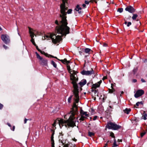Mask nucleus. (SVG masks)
Returning <instances> with one entry per match:
<instances>
[{
    "label": "nucleus",
    "mask_w": 147,
    "mask_h": 147,
    "mask_svg": "<svg viewBox=\"0 0 147 147\" xmlns=\"http://www.w3.org/2000/svg\"><path fill=\"white\" fill-rule=\"evenodd\" d=\"M67 0H62L63 3L61 5L60 11L61 14L60 17L61 19L59 24L57 20L55 21V23L58 25H60L59 26L56 27V31L59 34H60L62 35H66L67 34H69V28L67 26V23L66 19L67 13H71L72 10L69 9L67 10L68 7L65 5V1Z\"/></svg>",
    "instance_id": "obj_1"
},
{
    "label": "nucleus",
    "mask_w": 147,
    "mask_h": 147,
    "mask_svg": "<svg viewBox=\"0 0 147 147\" xmlns=\"http://www.w3.org/2000/svg\"><path fill=\"white\" fill-rule=\"evenodd\" d=\"M67 69L70 74V79L71 81V83L72 84L74 89L73 91V94L76 99H74L76 102L78 103L79 100V90L78 86L77 84V82L78 80V78L76 74V71L73 70L71 71L70 67L69 65H67Z\"/></svg>",
    "instance_id": "obj_2"
},
{
    "label": "nucleus",
    "mask_w": 147,
    "mask_h": 147,
    "mask_svg": "<svg viewBox=\"0 0 147 147\" xmlns=\"http://www.w3.org/2000/svg\"><path fill=\"white\" fill-rule=\"evenodd\" d=\"M74 107L76 109V105L74 104ZM71 115L70 116L68 120L65 121L63 119L58 120L59 125L61 128L62 126H65L66 127H74L76 126L75 123L77 119L75 117V115L77 114L78 112L76 109L73 110L71 111Z\"/></svg>",
    "instance_id": "obj_3"
},
{
    "label": "nucleus",
    "mask_w": 147,
    "mask_h": 147,
    "mask_svg": "<svg viewBox=\"0 0 147 147\" xmlns=\"http://www.w3.org/2000/svg\"><path fill=\"white\" fill-rule=\"evenodd\" d=\"M50 38L52 39V42L55 44L59 43L62 40L61 36H56L55 34L51 33L49 34L42 38L43 40L49 39Z\"/></svg>",
    "instance_id": "obj_4"
},
{
    "label": "nucleus",
    "mask_w": 147,
    "mask_h": 147,
    "mask_svg": "<svg viewBox=\"0 0 147 147\" xmlns=\"http://www.w3.org/2000/svg\"><path fill=\"white\" fill-rule=\"evenodd\" d=\"M106 127L109 129L117 130L119 129L121 127L114 123L110 122L108 123Z\"/></svg>",
    "instance_id": "obj_5"
},
{
    "label": "nucleus",
    "mask_w": 147,
    "mask_h": 147,
    "mask_svg": "<svg viewBox=\"0 0 147 147\" xmlns=\"http://www.w3.org/2000/svg\"><path fill=\"white\" fill-rule=\"evenodd\" d=\"M37 57L40 60V63L41 65L45 66L47 65V60L46 59H43L38 54L37 52H35Z\"/></svg>",
    "instance_id": "obj_6"
},
{
    "label": "nucleus",
    "mask_w": 147,
    "mask_h": 147,
    "mask_svg": "<svg viewBox=\"0 0 147 147\" xmlns=\"http://www.w3.org/2000/svg\"><path fill=\"white\" fill-rule=\"evenodd\" d=\"M29 32L30 34V36L31 38V41L34 45L36 46V44L34 42V39L33 38V37H34V35L36 36V35L34 34V32L35 31V30H33L32 29H31L30 27H29Z\"/></svg>",
    "instance_id": "obj_7"
},
{
    "label": "nucleus",
    "mask_w": 147,
    "mask_h": 147,
    "mask_svg": "<svg viewBox=\"0 0 147 147\" xmlns=\"http://www.w3.org/2000/svg\"><path fill=\"white\" fill-rule=\"evenodd\" d=\"M2 40L5 44L9 43L10 42L9 36L6 34H2L1 36Z\"/></svg>",
    "instance_id": "obj_8"
},
{
    "label": "nucleus",
    "mask_w": 147,
    "mask_h": 147,
    "mask_svg": "<svg viewBox=\"0 0 147 147\" xmlns=\"http://www.w3.org/2000/svg\"><path fill=\"white\" fill-rule=\"evenodd\" d=\"M81 73L83 75L89 76L91 75L92 74H94V72L93 69H91L90 71L83 70L81 72Z\"/></svg>",
    "instance_id": "obj_9"
},
{
    "label": "nucleus",
    "mask_w": 147,
    "mask_h": 147,
    "mask_svg": "<svg viewBox=\"0 0 147 147\" xmlns=\"http://www.w3.org/2000/svg\"><path fill=\"white\" fill-rule=\"evenodd\" d=\"M144 93V91L142 90H138L134 95L136 98H138L142 95Z\"/></svg>",
    "instance_id": "obj_10"
},
{
    "label": "nucleus",
    "mask_w": 147,
    "mask_h": 147,
    "mask_svg": "<svg viewBox=\"0 0 147 147\" xmlns=\"http://www.w3.org/2000/svg\"><path fill=\"white\" fill-rule=\"evenodd\" d=\"M101 82L102 80H101L100 81L98 82L97 83L93 84L92 87V92H94V90H95V89L99 87L100 84L101 83Z\"/></svg>",
    "instance_id": "obj_11"
},
{
    "label": "nucleus",
    "mask_w": 147,
    "mask_h": 147,
    "mask_svg": "<svg viewBox=\"0 0 147 147\" xmlns=\"http://www.w3.org/2000/svg\"><path fill=\"white\" fill-rule=\"evenodd\" d=\"M125 10L131 13H134L135 11V9L131 6L127 7L125 8Z\"/></svg>",
    "instance_id": "obj_12"
},
{
    "label": "nucleus",
    "mask_w": 147,
    "mask_h": 147,
    "mask_svg": "<svg viewBox=\"0 0 147 147\" xmlns=\"http://www.w3.org/2000/svg\"><path fill=\"white\" fill-rule=\"evenodd\" d=\"M80 113L81 115H84L86 117L89 116V114L87 112L84 111L82 110H81Z\"/></svg>",
    "instance_id": "obj_13"
},
{
    "label": "nucleus",
    "mask_w": 147,
    "mask_h": 147,
    "mask_svg": "<svg viewBox=\"0 0 147 147\" xmlns=\"http://www.w3.org/2000/svg\"><path fill=\"white\" fill-rule=\"evenodd\" d=\"M86 83V81L85 79H83L79 83V84L81 86H82L85 85Z\"/></svg>",
    "instance_id": "obj_14"
},
{
    "label": "nucleus",
    "mask_w": 147,
    "mask_h": 147,
    "mask_svg": "<svg viewBox=\"0 0 147 147\" xmlns=\"http://www.w3.org/2000/svg\"><path fill=\"white\" fill-rule=\"evenodd\" d=\"M39 51L41 53H42V54H44L45 55H46L47 57H49V56H51L52 57L54 58H56V59H58L57 58V57L53 56H52V55H48L47 53H45L44 51H42L41 50H40V51Z\"/></svg>",
    "instance_id": "obj_15"
},
{
    "label": "nucleus",
    "mask_w": 147,
    "mask_h": 147,
    "mask_svg": "<svg viewBox=\"0 0 147 147\" xmlns=\"http://www.w3.org/2000/svg\"><path fill=\"white\" fill-rule=\"evenodd\" d=\"M131 111V109L130 108H126L125 110H123V111L124 113L128 114Z\"/></svg>",
    "instance_id": "obj_16"
},
{
    "label": "nucleus",
    "mask_w": 147,
    "mask_h": 147,
    "mask_svg": "<svg viewBox=\"0 0 147 147\" xmlns=\"http://www.w3.org/2000/svg\"><path fill=\"white\" fill-rule=\"evenodd\" d=\"M81 8L80 7V6L78 5L76 6V11H78V13H80L82 12L81 11H80V10L81 9Z\"/></svg>",
    "instance_id": "obj_17"
},
{
    "label": "nucleus",
    "mask_w": 147,
    "mask_h": 147,
    "mask_svg": "<svg viewBox=\"0 0 147 147\" xmlns=\"http://www.w3.org/2000/svg\"><path fill=\"white\" fill-rule=\"evenodd\" d=\"M139 118L135 117L132 119V122L134 123V122H138L139 121Z\"/></svg>",
    "instance_id": "obj_18"
},
{
    "label": "nucleus",
    "mask_w": 147,
    "mask_h": 147,
    "mask_svg": "<svg viewBox=\"0 0 147 147\" xmlns=\"http://www.w3.org/2000/svg\"><path fill=\"white\" fill-rule=\"evenodd\" d=\"M86 117L84 116V115H81V117L79 119V120L80 121H83L86 119Z\"/></svg>",
    "instance_id": "obj_19"
},
{
    "label": "nucleus",
    "mask_w": 147,
    "mask_h": 147,
    "mask_svg": "<svg viewBox=\"0 0 147 147\" xmlns=\"http://www.w3.org/2000/svg\"><path fill=\"white\" fill-rule=\"evenodd\" d=\"M61 61L64 63H67L68 64L69 63V61H67V59H65L63 60H61Z\"/></svg>",
    "instance_id": "obj_20"
},
{
    "label": "nucleus",
    "mask_w": 147,
    "mask_h": 147,
    "mask_svg": "<svg viewBox=\"0 0 147 147\" xmlns=\"http://www.w3.org/2000/svg\"><path fill=\"white\" fill-rule=\"evenodd\" d=\"M147 117V114L144 113L143 114V115L142 116V119H143L144 120H145L146 119V117Z\"/></svg>",
    "instance_id": "obj_21"
},
{
    "label": "nucleus",
    "mask_w": 147,
    "mask_h": 147,
    "mask_svg": "<svg viewBox=\"0 0 147 147\" xmlns=\"http://www.w3.org/2000/svg\"><path fill=\"white\" fill-rule=\"evenodd\" d=\"M51 64L53 65V67L55 68H57V65L56 63L53 61H52L51 62Z\"/></svg>",
    "instance_id": "obj_22"
},
{
    "label": "nucleus",
    "mask_w": 147,
    "mask_h": 147,
    "mask_svg": "<svg viewBox=\"0 0 147 147\" xmlns=\"http://www.w3.org/2000/svg\"><path fill=\"white\" fill-rule=\"evenodd\" d=\"M51 141L52 147H54V140H53V136H52L51 137Z\"/></svg>",
    "instance_id": "obj_23"
},
{
    "label": "nucleus",
    "mask_w": 147,
    "mask_h": 147,
    "mask_svg": "<svg viewBox=\"0 0 147 147\" xmlns=\"http://www.w3.org/2000/svg\"><path fill=\"white\" fill-rule=\"evenodd\" d=\"M91 51V49H90L86 48L85 49L84 52L86 53H88L90 51Z\"/></svg>",
    "instance_id": "obj_24"
},
{
    "label": "nucleus",
    "mask_w": 147,
    "mask_h": 147,
    "mask_svg": "<svg viewBox=\"0 0 147 147\" xmlns=\"http://www.w3.org/2000/svg\"><path fill=\"white\" fill-rule=\"evenodd\" d=\"M138 17V15L137 14H133L132 18L133 20H135Z\"/></svg>",
    "instance_id": "obj_25"
},
{
    "label": "nucleus",
    "mask_w": 147,
    "mask_h": 147,
    "mask_svg": "<svg viewBox=\"0 0 147 147\" xmlns=\"http://www.w3.org/2000/svg\"><path fill=\"white\" fill-rule=\"evenodd\" d=\"M88 135L92 137L94 135V134L93 132L89 131L88 132Z\"/></svg>",
    "instance_id": "obj_26"
},
{
    "label": "nucleus",
    "mask_w": 147,
    "mask_h": 147,
    "mask_svg": "<svg viewBox=\"0 0 147 147\" xmlns=\"http://www.w3.org/2000/svg\"><path fill=\"white\" fill-rule=\"evenodd\" d=\"M72 96H73L72 95H71L68 98V101L69 103H70L71 102V99L72 98Z\"/></svg>",
    "instance_id": "obj_27"
},
{
    "label": "nucleus",
    "mask_w": 147,
    "mask_h": 147,
    "mask_svg": "<svg viewBox=\"0 0 147 147\" xmlns=\"http://www.w3.org/2000/svg\"><path fill=\"white\" fill-rule=\"evenodd\" d=\"M115 91V89L112 88V89H109V92L110 93H112L113 92Z\"/></svg>",
    "instance_id": "obj_28"
},
{
    "label": "nucleus",
    "mask_w": 147,
    "mask_h": 147,
    "mask_svg": "<svg viewBox=\"0 0 147 147\" xmlns=\"http://www.w3.org/2000/svg\"><path fill=\"white\" fill-rule=\"evenodd\" d=\"M123 9L122 8H119L118 9L117 11L120 13H121L123 12Z\"/></svg>",
    "instance_id": "obj_29"
},
{
    "label": "nucleus",
    "mask_w": 147,
    "mask_h": 147,
    "mask_svg": "<svg viewBox=\"0 0 147 147\" xmlns=\"http://www.w3.org/2000/svg\"><path fill=\"white\" fill-rule=\"evenodd\" d=\"M110 136H111L113 138H115L114 134L112 132H110Z\"/></svg>",
    "instance_id": "obj_30"
},
{
    "label": "nucleus",
    "mask_w": 147,
    "mask_h": 147,
    "mask_svg": "<svg viewBox=\"0 0 147 147\" xmlns=\"http://www.w3.org/2000/svg\"><path fill=\"white\" fill-rule=\"evenodd\" d=\"M137 71V68H134L133 70V72L134 74H135Z\"/></svg>",
    "instance_id": "obj_31"
},
{
    "label": "nucleus",
    "mask_w": 147,
    "mask_h": 147,
    "mask_svg": "<svg viewBox=\"0 0 147 147\" xmlns=\"http://www.w3.org/2000/svg\"><path fill=\"white\" fill-rule=\"evenodd\" d=\"M131 24V23L130 22H129L127 23V27H129L130 26Z\"/></svg>",
    "instance_id": "obj_32"
},
{
    "label": "nucleus",
    "mask_w": 147,
    "mask_h": 147,
    "mask_svg": "<svg viewBox=\"0 0 147 147\" xmlns=\"http://www.w3.org/2000/svg\"><path fill=\"white\" fill-rule=\"evenodd\" d=\"M145 134H146L145 132H144L142 133L141 134V137H142Z\"/></svg>",
    "instance_id": "obj_33"
},
{
    "label": "nucleus",
    "mask_w": 147,
    "mask_h": 147,
    "mask_svg": "<svg viewBox=\"0 0 147 147\" xmlns=\"http://www.w3.org/2000/svg\"><path fill=\"white\" fill-rule=\"evenodd\" d=\"M97 117H98V116H94V118H93V120H96L97 119Z\"/></svg>",
    "instance_id": "obj_34"
},
{
    "label": "nucleus",
    "mask_w": 147,
    "mask_h": 147,
    "mask_svg": "<svg viewBox=\"0 0 147 147\" xmlns=\"http://www.w3.org/2000/svg\"><path fill=\"white\" fill-rule=\"evenodd\" d=\"M36 48L39 51H40V50L38 49V46L36 44V46H35Z\"/></svg>",
    "instance_id": "obj_35"
},
{
    "label": "nucleus",
    "mask_w": 147,
    "mask_h": 147,
    "mask_svg": "<svg viewBox=\"0 0 147 147\" xmlns=\"http://www.w3.org/2000/svg\"><path fill=\"white\" fill-rule=\"evenodd\" d=\"M3 107V105L0 103V109H1Z\"/></svg>",
    "instance_id": "obj_36"
},
{
    "label": "nucleus",
    "mask_w": 147,
    "mask_h": 147,
    "mask_svg": "<svg viewBox=\"0 0 147 147\" xmlns=\"http://www.w3.org/2000/svg\"><path fill=\"white\" fill-rule=\"evenodd\" d=\"M113 146L115 147V146H118V145L117 144H116V143H115V142H114Z\"/></svg>",
    "instance_id": "obj_37"
},
{
    "label": "nucleus",
    "mask_w": 147,
    "mask_h": 147,
    "mask_svg": "<svg viewBox=\"0 0 147 147\" xmlns=\"http://www.w3.org/2000/svg\"><path fill=\"white\" fill-rule=\"evenodd\" d=\"M140 104V102H137L136 104V105L138 107L139 106V105Z\"/></svg>",
    "instance_id": "obj_38"
},
{
    "label": "nucleus",
    "mask_w": 147,
    "mask_h": 147,
    "mask_svg": "<svg viewBox=\"0 0 147 147\" xmlns=\"http://www.w3.org/2000/svg\"><path fill=\"white\" fill-rule=\"evenodd\" d=\"M85 4L86 5V4L88 5V4L89 3V2L88 1H85Z\"/></svg>",
    "instance_id": "obj_39"
},
{
    "label": "nucleus",
    "mask_w": 147,
    "mask_h": 147,
    "mask_svg": "<svg viewBox=\"0 0 147 147\" xmlns=\"http://www.w3.org/2000/svg\"><path fill=\"white\" fill-rule=\"evenodd\" d=\"M82 6L84 8H85L86 7V5L85 4H83L82 5Z\"/></svg>",
    "instance_id": "obj_40"
},
{
    "label": "nucleus",
    "mask_w": 147,
    "mask_h": 147,
    "mask_svg": "<svg viewBox=\"0 0 147 147\" xmlns=\"http://www.w3.org/2000/svg\"><path fill=\"white\" fill-rule=\"evenodd\" d=\"M56 121H55L54 123L52 125L53 127H55L56 125Z\"/></svg>",
    "instance_id": "obj_41"
},
{
    "label": "nucleus",
    "mask_w": 147,
    "mask_h": 147,
    "mask_svg": "<svg viewBox=\"0 0 147 147\" xmlns=\"http://www.w3.org/2000/svg\"><path fill=\"white\" fill-rule=\"evenodd\" d=\"M141 81L142 82H146L143 79H141Z\"/></svg>",
    "instance_id": "obj_42"
},
{
    "label": "nucleus",
    "mask_w": 147,
    "mask_h": 147,
    "mask_svg": "<svg viewBox=\"0 0 147 147\" xmlns=\"http://www.w3.org/2000/svg\"><path fill=\"white\" fill-rule=\"evenodd\" d=\"M132 82H133L135 83L137 82V80L135 79H134L133 80Z\"/></svg>",
    "instance_id": "obj_43"
},
{
    "label": "nucleus",
    "mask_w": 147,
    "mask_h": 147,
    "mask_svg": "<svg viewBox=\"0 0 147 147\" xmlns=\"http://www.w3.org/2000/svg\"><path fill=\"white\" fill-rule=\"evenodd\" d=\"M3 47H4V48L5 49H7V47L6 46V45H3Z\"/></svg>",
    "instance_id": "obj_44"
},
{
    "label": "nucleus",
    "mask_w": 147,
    "mask_h": 147,
    "mask_svg": "<svg viewBox=\"0 0 147 147\" xmlns=\"http://www.w3.org/2000/svg\"><path fill=\"white\" fill-rule=\"evenodd\" d=\"M28 120V119H24V123H26L27 121Z\"/></svg>",
    "instance_id": "obj_45"
},
{
    "label": "nucleus",
    "mask_w": 147,
    "mask_h": 147,
    "mask_svg": "<svg viewBox=\"0 0 147 147\" xmlns=\"http://www.w3.org/2000/svg\"><path fill=\"white\" fill-rule=\"evenodd\" d=\"M94 92L95 94H96L98 92H97V90H94Z\"/></svg>",
    "instance_id": "obj_46"
},
{
    "label": "nucleus",
    "mask_w": 147,
    "mask_h": 147,
    "mask_svg": "<svg viewBox=\"0 0 147 147\" xmlns=\"http://www.w3.org/2000/svg\"><path fill=\"white\" fill-rule=\"evenodd\" d=\"M15 129V126H13L12 129L11 128V130H12V131H14Z\"/></svg>",
    "instance_id": "obj_47"
},
{
    "label": "nucleus",
    "mask_w": 147,
    "mask_h": 147,
    "mask_svg": "<svg viewBox=\"0 0 147 147\" xmlns=\"http://www.w3.org/2000/svg\"><path fill=\"white\" fill-rule=\"evenodd\" d=\"M103 47H107V45L106 43H105L103 44Z\"/></svg>",
    "instance_id": "obj_48"
},
{
    "label": "nucleus",
    "mask_w": 147,
    "mask_h": 147,
    "mask_svg": "<svg viewBox=\"0 0 147 147\" xmlns=\"http://www.w3.org/2000/svg\"><path fill=\"white\" fill-rule=\"evenodd\" d=\"M107 78V77L106 76H104L102 78V80H104Z\"/></svg>",
    "instance_id": "obj_49"
},
{
    "label": "nucleus",
    "mask_w": 147,
    "mask_h": 147,
    "mask_svg": "<svg viewBox=\"0 0 147 147\" xmlns=\"http://www.w3.org/2000/svg\"><path fill=\"white\" fill-rule=\"evenodd\" d=\"M109 142V141H108L107 143L105 144V146L104 147H106L107 146V143Z\"/></svg>",
    "instance_id": "obj_50"
},
{
    "label": "nucleus",
    "mask_w": 147,
    "mask_h": 147,
    "mask_svg": "<svg viewBox=\"0 0 147 147\" xmlns=\"http://www.w3.org/2000/svg\"><path fill=\"white\" fill-rule=\"evenodd\" d=\"M7 125L9 127H11V126L10 124L9 123H7Z\"/></svg>",
    "instance_id": "obj_51"
},
{
    "label": "nucleus",
    "mask_w": 147,
    "mask_h": 147,
    "mask_svg": "<svg viewBox=\"0 0 147 147\" xmlns=\"http://www.w3.org/2000/svg\"><path fill=\"white\" fill-rule=\"evenodd\" d=\"M122 141V140H119V139H118V141L119 142H121Z\"/></svg>",
    "instance_id": "obj_52"
},
{
    "label": "nucleus",
    "mask_w": 147,
    "mask_h": 147,
    "mask_svg": "<svg viewBox=\"0 0 147 147\" xmlns=\"http://www.w3.org/2000/svg\"><path fill=\"white\" fill-rule=\"evenodd\" d=\"M73 141H75V142H76V140H76V139L75 138H73Z\"/></svg>",
    "instance_id": "obj_53"
},
{
    "label": "nucleus",
    "mask_w": 147,
    "mask_h": 147,
    "mask_svg": "<svg viewBox=\"0 0 147 147\" xmlns=\"http://www.w3.org/2000/svg\"><path fill=\"white\" fill-rule=\"evenodd\" d=\"M17 30H18V35L20 36V34L18 32V28H17Z\"/></svg>",
    "instance_id": "obj_54"
},
{
    "label": "nucleus",
    "mask_w": 147,
    "mask_h": 147,
    "mask_svg": "<svg viewBox=\"0 0 147 147\" xmlns=\"http://www.w3.org/2000/svg\"><path fill=\"white\" fill-rule=\"evenodd\" d=\"M127 22L126 21H125V24H127Z\"/></svg>",
    "instance_id": "obj_55"
},
{
    "label": "nucleus",
    "mask_w": 147,
    "mask_h": 147,
    "mask_svg": "<svg viewBox=\"0 0 147 147\" xmlns=\"http://www.w3.org/2000/svg\"><path fill=\"white\" fill-rule=\"evenodd\" d=\"M79 52L80 54L81 55V53H82V52H81V51H79Z\"/></svg>",
    "instance_id": "obj_56"
},
{
    "label": "nucleus",
    "mask_w": 147,
    "mask_h": 147,
    "mask_svg": "<svg viewBox=\"0 0 147 147\" xmlns=\"http://www.w3.org/2000/svg\"><path fill=\"white\" fill-rule=\"evenodd\" d=\"M114 142H115V143H116V141L115 139H114Z\"/></svg>",
    "instance_id": "obj_57"
},
{
    "label": "nucleus",
    "mask_w": 147,
    "mask_h": 147,
    "mask_svg": "<svg viewBox=\"0 0 147 147\" xmlns=\"http://www.w3.org/2000/svg\"><path fill=\"white\" fill-rule=\"evenodd\" d=\"M109 107H110V108L112 109V107L111 106H109Z\"/></svg>",
    "instance_id": "obj_58"
},
{
    "label": "nucleus",
    "mask_w": 147,
    "mask_h": 147,
    "mask_svg": "<svg viewBox=\"0 0 147 147\" xmlns=\"http://www.w3.org/2000/svg\"><path fill=\"white\" fill-rule=\"evenodd\" d=\"M121 94H123V93H124V92H123V91H121Z\"/></svg>",
    "instance_id": "obj_59"
},
{
    "label": "nucleus",
    "mask_w": 147,
    "mask_h": 147,
    "mask_svg": "<svg viewBox=\"0 0 147 147\" xmlns=\"http://www.w3.org/2000/svg\"><path fill=\"white\" fill-rule=\"evenodd\" d=\"M61 135H60V136H59V138H60V137H61Z\"/></svg>",
    "instance_id": "obj_60"
},
{
    "label": "nucleus",
    "mask_w": 147,
    "mask_h": 147,
    "mask_svg": "<svg viewBox=\"0 0 147 147\" xmlns=\"http://www.w3.org/2000/svg\"><path fill=\"white\" fill-rule=\"evenodd\" d=\"M140 102V104H142V102H141H141Z\"/></svg>",
    "instance_id": "obj_61"
},
{
    "label": "nucleus",
    "mask_w": 147,
    "mask_h": 147,
    "mask_svg": "<svg viewBox=\"0 0 147 147\" xmlns=\"http://www.w3.org/2000/svg\"><path fill=\"white\" fill-rule=\"evenodd\" d=\"M23 10V8H22V9H21V10Z\"/></svg>",
    "instance_id": "obj_62"
},
{
    "label": "nucleus",
    "mask_w": 147,
    "mask_h": 147,
    "mask_svg": "<svg viewBox=\"0 0 147 147\" xmlns=\"http://www.w3.org/2000/svg\"><path fill=\"white\" fill-rule=\"evenodd\" d=\"M112 147H115V146H112Z\"/></svg>",
    "instance_id": "obj_63"
},
{
    "label": "nucleus",
    "mask_w": 147,
    "mask_h": 147,
    "mask_svg": "<svg viewBox=\"0 0 147 147\" xmlns=\"http://www.w3.org/2000/svg\"><path fill=\"white\" fill-rule=\"evenodd\" d=\"M141 32H143V31H141Z\"/></svg>",
    "instance_id": "obj_64"
}]
</instances>
